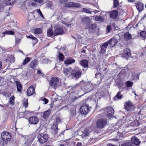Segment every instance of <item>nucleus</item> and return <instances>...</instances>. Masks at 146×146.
<instances>
[{
  "mask_svg": "<svg viewBox=\"0 0 146 146\" xmlns=\"http://www.w3.org/2000/svg\"><path fill=\"white\" fill-rule=\"evenodd\" d=\"M82 73V70L79 68L76 67L72 70L71 76L73 78L77 80L81 76Z\"/></svg>",
  "mask_w": 146,
  "mask_h": 146,
  "instance_id": "obj_1",
  "label": "nucleus"
},
{
  "mask_svg": "<svg viewBox=\"0 0 146 146\" xmlns=\"http://www.w3.org/2000/svg\"><path fill=\"white\" fill-rule=\"evenodd\" d=\"M50 85L52 88L56 89L60 85L58 78L56 77H53L50 81Z\"/></svg>",
  "mask_w": 146,
  "mask_h": 146,
  "instance_id": "obj_2",
  "label": "nucleus"
},
{
  "mask_svg": "<svg viewBox=\"0 0 146 146\" xmlns=\"http://www.w3.org/2000/svg\"><path fill=\"white\" fill-rule=\"evenodd\" d=\"M107 125V120L103 119H98L96 122L97 127L98 128L102 129Z\"/></svg>",
  "mask_w": 146,
  "mask_h": 146,
  "instance_id": "obj_3",
  "label": "nucleus"
},
{
  "mask_svg": "<svg viewBox=\"0 0 146 146\" xmlns=\"http://www.w3.org/2000/svg\"><path fill=\"white\" fill-rule=\"evenodd\" d=\"M38 140L40 143H44L48 139V135L46 134L41 133L38 136Z\"/></svg>",
  "mask_w": 146,
  "mask_h": 146,
  "instance_id": "obj_4",
  "label": "nucleus"
},
{
  "mask_svg": "<svg viewBox=\"0 0 146 146\" xmlns=\"http://www.w3.org/2000/svg\"><path fill=\"white\" fill-rule=\"evenodd\" d=\"M124 106L125 110L128 111H133L135 108V106L133 103L129 101H128L125 103Z\"/></svg>",
  "mask_w": 146,
  "mask_h": 146,
  "instance_id": "obj_5",
  "label": "nucleus"
},
{
  "mask_svg": "<svg viewBox=\"0 0 146 146\" xmlns=\"http://www.w3.org/2000/svg\"><path fill=\"white\" fill-rule=\"evenodd\" d=\"M97 25L95 23L93 24L90 22L88 23L85 29H88L91 32H94L96 29Z\"/></svg>",
  "mask_w": 146,
  "mask_h": 146,
  "instance_id": "obj_6",
  "label": "nucleus"
},
{
  "mask_svg": "<svg viewBox=\"0 0 146 146\" xmlns=\"http://www.w3.org/2000/svg\"><path fill=\"white\" fill-rule=\"evenodd\" d=\"M89 110V106L88 105H83L81 106L80 110V112L84 115L87 114Z\"/></svg>",
  "mask_w": 146,
  "mask_h": 146,
  "instance_id": "obj_7",
  "label": "nucleus"
},
{
  "mask_svg": "<svg viewBox=\"0 0 146 146\" xmlns=\"http://www.w3.org/2000/svg\"><path fill=\"white\" fill-rule=\"evenodd\" d=\"M1 137L4 141H9L11 139V134L8 132H3L1 134Z\"/></svg>",
  "mask_w": 146,
  "mask_h": 146,
  "instance_id": "obj_8",
  "label": "nucleus"
},
{
  "mask_svg": "<svg viewBox=\"0 0 146 146\" xmlns=\"http://www.w3.org/2000/svg\"><path fill=\"white\" fill-rule=\"evenodd\" d=\"M130 72L129 70L126 68L122 70L119 73L118 75L120 78L125 77L127 75V74H129Z\"/></svg>",
  "mask_w": 146,
  "mask_h": 146,
  "instance_id": "obj_9",
  "label": "nucleus"
},
{
  "mask_svg": "<svg viewBox=\"0 0 146 146\" xmlns=\"http://www.w3.org/2000/svg\"><path fill=\"white\" fill-rule=\"evenodd\" d=\"M28 120L30 123L36 124L38 122L39 119L36 116H33L30 117Z\"/></svg>",
  "mask_w": 146,
  "mask_h": 146,
  "instance_id": "obj_10",
  "label": "nucleus"
},
{
  "mask_svg": "<svg viewBox=\"0 0 146 146\" xmlns=\"http://www.w3.org/2000/svg\"><path fill=\"white\" fill-rule=\"evenodd\" d=\"M35 93V89L32 86H31L28 88L27 91V95L28 96L33 95Z\"/></svg>",
  "mask_w": 146,
  "mask_h": 146,
  "instance_id": "obj_11",
  "label": "nucleus"
},
{
  "mask_svg": "<svg viewBox=\"0 0 146 146\" xmlns=\"http://www.w3.org/2000/svg\"><path fill=\"white\" fill-rule=\"evenodd\" d=\"M121 53L122 57L126 58L128 57L130 54V50L127 48L124 49L123 51H121Z\"/></svg>",
  "mask_w": 146,
  "mask_h": 146,
  "instance_id": "obj_12",
  "label": "nucleus"
},
{
  "mask_svg": "<svg viewBox=\"0 0 146 146\" xmlns=\"http://www.w3.org/2000/svg\"><path fill=\"white\" fill-rule=\"evenodd\" d=\"M118 14V12L116 10H113L110 12V17L112 19L116 18Z\"/></svg>",
  "mask_w": 146,
  "mask_h": 146,
  "instance_id": "obj_13",
  "label": "nucleus"
},
{
  "mask_svg": "<svg viewBox=\"0 0 146 146\" xmlns=\"http://www.w3.org/2000/svg\"><path fill=\"white\" fill-rule=\"evenodd\" d=\"M75 62V60L71 57L67 58L64 62V63L66 66L71 64Z\"/></svg>",
  "mask_w": 146,
  "mask_h": 146,
  "instance_id": "obj_14",
  "label": "nucleus"
},
{
  "mask_svg": "<svg viewBox=\"0 0 146 146\" xmlns=\"http://www.w3.org/2000/svg\"><path fill=\"white\" fill-rule=\"evenodd\" d=\"M131 142L137 145H139L140 143L139 139L136 137H132L131 139Z\"/></svg>",
  "mask_w": 146,
  "mask_h": 146,
  "instance_id": "obj_15",
  "label": "nucleus"
},
{
  "mask_svg": "<svg viewBox=\"0 0 146 146\" xmlns=\"http://www.w3.org/2000/svg\"><path fill=\"white\" fill-rule=\"evenodd\" d=\"M38 64V60H34L32 61L29 64V67L34 69H35Z\"/></svg>",
  "mask_w": 146,
  "mask_h": 146,
  "instance_id": "obj_16",
  "label": "nucleus"
},
{
  "mask_svg": "<svg viewBox=\"0 0 146 146\" xmlns=\"http://www.w3.org/2000/svg\"><path fill=\"white\" fill-rule=\"evenodd\" d=\"M107 115L109 117H112L114 112V110L111 108H109L107 109Z\"/></svg>",
  "mask_w": 146,
  "mask_h": 146,
  "instance_id": "obj_17",
  "label": "nucleus"
},
{
  "mask_svg": "<svg viewBox=\"0 0 146 146\" xmlns=\"http://www.w3.org/2000/svg\"><path fill=\"white\" fill-rule=\"evenodd\" d=\"M55 30L54 31V33L56 35L62 34L63 33L64 31L63 29L61 28H55Z\"/></svg>",
  "mask_w": 146,
  "mask_h": 146,
  "instance_id": "obj_18",
  "label": "nucleus"
},
{
  "mask_svg": "<svg viewBox=\"0 0 146 146\" xmlns=\"http://www.w3.org/2000/svg\"><path fill=\"white\" fill-rule=\"evenodd\" d=\"M136 6L137 9L139 12H141L143 9V5L141 3H137Z\"/></svg>",
  "mask_w": 146,
  "mask_h": 146,
  "instance_id": "obj_19",
  "label": "nucleus"
},
{
  "mask_svg": "<svg viewBox=\"0 0 146 146\" xmlns=\"http://www.w3.org/2000/svg\"><path fill=\"white\" fill-rule=\"evenodd\" d=\"M88 62L86 60L83 59L80 62V64L84 68H86L88 66Z\"/></svg>",
  "mask_w": 146,
  "mask_h": 146,
  "instance_id": "obj_20",
  "label": "nucleus"
},
{
  "mask_svg": "<svg viewBox=\"0 0 146 146\" xmlns=\"http://www.w3.org/2000/svg\"><path fill=\"white\" fill-rule=\"evenodd\" d=\"M110 46L113 47L117 44V40L114 38H112L108 41Z\"/></svg>",
  "mask_w": 146,
  "mask_h": 146,
  "instance_id": "obj_21",
  "label": "nucleus"
},
{
  "mask_svg": "<svg viewBox=\"0 0 146 146\" xmlns=\"http://www.w3.org/2000/svg\"><path fill=\"white\" fill-rule=\"evenodd\" d=\"M50 113L51 110L49 109L44 112L42 116L43 118L45 119H47L50 115Z\"/></svg>",
  "mask_w": 146,
  "mask_h": 146,
  "instance_id": "obj_22",
  "label": "nucleus"
},
{
  "mask_svg": "<svg viewBox=\"0 0 146 146\" xmlns=\"http://www.w3.org/2000/svg\"><path fill=\"white\" fill-rule=\"evenodd\" d=\"M121 91H119L114 98L113 99L115 100H116L121 99L123 97L122 95L121 94Z\"/></svg>",
  "mask_w": 146,
  "mask_h": 146,
  "instance_id": "obj_23",
  "label": "nucleus"
},
{
  "mask_svg": "<svg viewBox=\"0 0 146 146\" xmlns=\"http://www.w3.org/2000/svg\"><path fill=\"white\" fill-rule=\"evenodd\" d=\"M52 133L53 134L55 135L57 133V125L54 124L53 125V126L52 127Z\"/></svg>",
  "mask_w": 146,
  "mask_h": 146,
  "instance_id": "obj_24",
  "label": "nucleus"
},
{
  "mask_svg": "<svg viewBox=\"0 0 146 146\" xmlns=\"http://www.w3.org/2000/svg\"><path fill=\"white\" fill-rule=\"evenodd\" d=\"M124 39L126 41H128L131 38L132 36L129 33H126L124 35Z\"/></svg>",
  "mask_w": 146,
  "mask_h": 146,
  "instance_id": "obj_25",
  "label": "nucleus"
},
{
  "mask_svg": "<svg viewBox=\"0 0 146 146\" xmlns=\"http://www.w3.org/2000/svg\"><path fill=\"white\" fill-rule=\"evenodd\" d=\"M72 70L71 68H69L64 69L63 71V73L66 75L70 76Z\"/></svg>",
  "mask_w": 146,
  "mask_h": 146,
  "instance_id": "obj_26",
  "label": "nucleus"
},
{
  "mask_svg": "<svg viewBox=\"0 0 146 146\" xmlns=\"http://www.w3.org/2000/svg\"><path fill=\"white\" fill-rule=\"evenodd\" d=\"M15 0H5L4 3L6 5H11L15 2Z\"/></svg>",
  "mask_w": 146,
  "mask_h": 146,
  "instance_id": "obj_27",
  "label": "nucleus"
},
{
  "mask_svg": "<svg viewBox=\"0 0 146 146\" xmlns=\"http://www.w3.org/2000/svg\"><path fill=\"white\" fill-rule=\"evenodd\" d=\"M90 133V131L89 129H85L82 135L83 136H84L86 137L88 136Z\"/></svg>",
  "mask_w": 146,
  "mask_h": 146,
  "instance_id": "obj_28",
  "label": "nucleus"
},
{
  "mask_svg": "<svg viewBox=\"0 0 146 146\" xmlns=\"http://www.w3.org/2000/svg\"><path fill=\"white\" fill-rule=\"evenodd\" d=\"M82 21L84 23L90 22L91 19L90 17H84L82 18Z\"/></svg>",
  "mask_w": 146,
  "mask_h": 146,
  "instance_id": "obj_29",
  "label": "nucleus"
},
{
  "mask_svg": "<svg viewBox=\"0 0 146 146\" xmlns=\"http://www.w3.org/2000/svg\"><path fill=\"white\" fill-rule=\"evenodd\" d=\"M94 19L96 21L100 22H103L104 21V18L102 16H96L94 18Z\"/></svg>",
  "mask_w": 146,
  "mask_h": 146,
  "instance_id": "obj_30",
  "label": "nucleus"
},
{
  "mask_svg": "<svg viewBox=\"0 0 146 146\" xmlns=\"http://www.w3.org/2000/svg\"><path fill=\"white\" fill-rule=\"evenodd\" d=\"M16 83L17 87V91L18 92L21 91L22 89V87L20 83L18 81H16Z\"/></svg>",
  "mask_w": 146,
  "mask_h": 146,
  "instance_id": "obj_31",
  "label": "nucleus"
},
{
  "mask_svg": "<svg viewBox=\"0 0 146 146\" xmlns=\"http://www.w3.org/2000/svg\"><path fill=\"white\" fill-rule=\"evenodd\" d=\"M34 33L36 34H40L42 32V30L40 28H37L34 29Z\"/></svg>",
  "mask_w": 146,
  "mask_h": 146,
  "instance_id": "obj_32",
  "label": "nucleus"
},
{
  "mask_svg": "<svg viewBox=\"0 0 146 146\" xmlns=\"http://www.w3.org/2000/svg\"><path fill=\"white\" fill-rule=\"evenodd\" d=\"M31 58H30L29 57H27L25 58L23 62V65H25L27 63H28L30 61Z\"/></svg>",
  "mask_w": 146,
  "mask_h": 146,
  "instance_id": "obj_33",
  "label": "nucleus"
},
{
  "mask_svg": "<svg viewBox=\"0 0 146 146\" xmlns=\"http://www.w3.org/2000/svg\"><path fill=\"white\" fill-rule=\"evenodd\" d=\"M60 60L63 61L64 60V56L62 54L60 53V52H59V54L58 56Z\"/></svg>",
  "mask_w": 146,
  "mask_h": 146,
  "instance_id": "obj_34",
  "label": "nucleus"
},
{
  "mask_svg": "<svg viewBox=\"0 0 146 146\" xmlns=\"http://www.w3.org/2000/svg\"><path fill=\"white\" fill-rule=\"evenodd\" d=\"M47 35L49 36H51L53 35L52 30L50 29H48L47 31Z\"/></svg>",
  "mask_w": 146,
  "mask_h": 146,
  "instance_id": "obj_35",
  "label": "nucleus"
},
{
  "mask_svg": "<svg viewBox=\"0 0 146 146\" xmlns=\"http://www.w3.org/2000/svg\"><path fill=\"white\" fill-rule=\"evenodd\" d=\"M81 6V5L80 4L78 3H75L73 2V7H74L76 8H79Z\"/></svg>",
  "mask_w": 146,
  "mask_h": 146,
  "instance_id": "obj_36",
  "label": "nucleus"
},
{
  "mask_svg": "<svg viewBox=\"0 0 146 146\" xmlns=\"http://www.w3.org/2000/svg\"><path fill=\"white\" fill-rule=\"evenodd\" d=\"M125 84L127 87H129L132 86L133 85V83L130 81H127L126 82Z\"/></svg>",
  "mask_w": 146,
  "mask_h": 146,
  "instance_id": "obj_37",
  "label": "nucleus"
},
{
  "mask_svg": "<svg viewBox=\"0 0 146 146\" xmlns=\"http://www.w3.org/2000/svg\"><path fill=\"white\" fill-rule=\"evenodd\" d=\"M113 7L114 8H116L117 6L119 5L118 1L117 0H113Z\"/></svg>",
  "mask_w": 146,
  "mask_h": 146,
  "instance_id": "obj_38",
  "label": "nucleus"
},
{
  "mask_svg": "<svg viewBox=\"0 0 146 146\" xmlns=\"http://www.w3.org/2000/svg\"><path fill=\"white\" fill-rule=\"evenodd\" d=\"M14 99L15 97L14 95L12 96L9 100L11 104L13 105L14 104Z\"/></svg>",
  "mask_w": 146,
  "mask_h": 146,
  "instance_id": "obj_39",
  "label": "nucleus"
},
{
  "mask_svg": "<svg viewBox=\"0 0 146 146\" xmlns=\"http://www.w3.org/2000/svg\"><path fill=\"white\" fill-rule=\"evenodd\" d=\"M140 35L142 37H146V31H143L140 32Z\"/></svg>",
  "mask_w": 146,
  "mask_h": 146,
  "instance_id": "obj_40",
  "label": "nucleus"
},
{
  "mask_svg": "<svg viewBox=\"0 0 146 146\" xmlns=\"http://www.w3.org/2000/svg\"><path fill=\"white\" fill-rule=\"evenodd\" d=\"M65 6L66 7H73V2H68L65 4Z\"/></svg>",
  "mask_w": 146,
  "mask_h": 146,
  "instance_id": "obj_41",
  "label": "nucleus"
},
{
  "mask_svg": "<svg viewBox=\"0 0 146 146\" xmlns=\"http://www.w3.org/2000/svg\"><path fill=\"white\" fill-rule=\"evenodd\" d=\"M109 44V42L108 41L106 42H105L104 43H103L102 44V47H104V48H105V49H104V50L105 51L106 50V48L108 46Z\"/></svg>",
  "mask_w": 146,
  "mask_h": 146,
  "instance_id": "obj_42",
  "label": "nucleus"
},
{
  "mask_svg": "<svg viewBox=\"0 0 146 146\" xmlns=\"http://www.w3.org/2000/svg\"><path fill=\"white\" fill-rule=\"evenodd\" d=\"M82 11L83 12L86 13H90L91 14L92 13L91 12H92V11L86 8H84L82 9Z\"/></svg>",
  "mask_w": 146,
  "mask_h": 146,
  "instance_id": "obj_43",
  "label": "nucleus"
},
{
  "mask_svg": "<svg viewBox=\"0 0 146 146\" xmlns=\"http://www.w3.org/2000/svg\"><path fill=\"white\" fill-rule=\"evenodd\" d=\"M28 37L29 38H31L33 39V40H34V42L35 43H36L38 41H37V38H36L34 37L33 36H32V35L29 36Z\"/></svg>",
  "mask_w": 146,
  "mask_h": 146,
  "instance_id": "obj_44",
  "label": "nucleus"
},
{
  "mask_svg": "<svg viewBox=\"0 0 146 146\" xmlns=\"http://www.w3.org/2000/svg\"><path fill=\"white\" fill-rule=\"evenodd\" d=\"M121 146H132L130 142H128L122 144Z\"/></svg>",
  "mask_w": 146,
  "mask_h": 146,
  "instance_id": "obj_45",
  "label": "nucleus"
},
{
  "mask_svg": "<svg viewBox=\"0 0 146 146\" xmlns=\"http://www.w3.org/2000/svg\"><path fill=\"white\" fill-rule=\"evenodd\" d=\"M5 6V4L4 2H0V11H1L2 9Z\"/></svg>",
  "mask_w": 146,
  "mask_h": 146,
  "instance_id": "obj_46",
  "label": "nucleus"
},
{
  "mask_svg": "<svg viewBox=\"0 0 146 146\" xmlns=\"http://www.w3.org/2000/svg\"><path fill=\"white\" fill-rule=\"evenodd\" d=\"M7 35H13L15 33L13 31H7Z\"/></svg>",
  "mask_w": 146,
  "mask_h": 146,
  "instance_id": "obj_47",
  "label": "nucleus"
},
{
  "mask_svg": "<svg viewBox=\"0 0 146 146\" xmlns=\"http://www.w3.org/2000/svg\"><path fill=\"white\" fill-rule=\"evenodd\" d=\"M84 84V82L83 81H81L78 84H77L76 85V86H79L81 87H82V85Z\"/></svg>",
  "mask_w": 146,
  "mask_h": 146,
  "instance_id": "obj_48",
  "label": "nucleus"
},
{
  "mask_svg": "<svg viewBox=\"0 0 146 146\" xmlns=\"http://www.w3.org/2000/svg\"><path fill=\"white\" fill-rule=\"evenodd\" d=\"M47 59H43L42 60V62L43 63L48 64V62H47Z\"/></svg>",
  "mask_w": 146,
  "mask_h": 146,
  "instance_id": "obj_49",
  "label": "nucleus"
},
{
  "mask_svg": "<svg viewBox=\"0 0 146 146\" xmlns=\"http://www.w3.org/2000/svg\"><path fill=\"white\" fill-rule=\"evenodd\" d=\"M59 1L62 4H64L67 2V0H60Z\"/></svg>",
  "mask_w": 146,
  "mask_h": 146,
  "instance_id": "obj_50",
  "label": "nucleus"
},
{
  "mask_svg": "<svg viewBox=\"0 0 146 146\" xmlns=\"http://www.w3.org/2000/svg\"><path fill=\"white\" fill-rule=\"evenodd\" d=\"M42 100L44 102L45 104H46L48 103V100L46 98H42Z\"/></svg>",
  "mask_w": 146,
  "mask_h": 146,
  "instance_id": "obj_51",
  "label": "nucleus"
},
{
  "mask_svg": "<svg viewBox=\"0 0 146 146\" xmlns=\"http://www.w3.org/2000/svg\"><path fill=\"white\" fill-rule=\"evenodd\" d=\"M23 105L25 106V108H26L28 106V101L27 100H26L25 101L24 103L23 104Z\"/></svg>",
  "mask_w": 146,
  "mask_h": 146,
  "instance_id": "obj_52",
  "label": "nucleus"
},
{
  "mask_svg": "<svg viewBox=\"0 0 146 146\" xmlns=\"http://www.w3.org/2000/svg\"><path fill=\"white\" fill-rule=\"evenodd\" d=\"M107 30H108V32H109L111 30V28L110 25H109L108 26L107 28Z\"/></svg>",
  "mask_w": 146,
  "mask_h": 146,
  "instance_id": "obj_53",
  "label": "nucleus"
},
{
  "mask_svg": "<svg viewBox=\"0 0 146 146\" xmlns=\"http://www.w3.org/2000/svg\"><path fill=\"white\" fill-rule=\"evenodd\" d=\"M20 41V39L19 38H16L15 43L16 44L18 43Z\"/></svg>",
  "mask_w": 146,
  "mask_h": 146,
  "instance_id": "obj_54",
  "label": "nucleus"
},
{
  "mask_svg": "<svg viewBox=\"0 0 146 146\" xmlns=\"http://www.w3.org/2000/svg\"><path fill=\"white\" fill-rule=\"evenodd\" d=\"M56 121L57 122H59L61 120L59 117H57L56 119Z\"/></svg>",
  "mask_w": 146,
  "mask_h": 146,
  "instance_id": "obj_55",
  "label": "nucleus"
},
{
  "mask_svg": "<svg viewBox=\"0 0 146 146\" xmlns=\"http://www.w3.org/2000/svg\"><path fill=\"white\" fill-rule=\"evenodd\" d=\"M34 1L35 2L39 3H42L43 2L42 0H34Z\"/></svg>",
  "mask_w": 146,
  "mask_h": 146,
  "instance_id": "obj_56",
  "label": "nucleus"
},
{
  "mask_svg": "<svg viewBox=\"0 0 146 146\" xmlns=\"http://www.w3.org/2000/svg\"><path fill=\"white\" fill-rule=\"evenodd\" d=\"M66 48L65 47H61L60 50L62 51H64L66 50Z\"/></svg>",
  "mask_w": 146,
  "mask_h": 146,
  "instance_id": "obj_57",
  "label": "nucleus"
},
{
  "mask_svg": "<svg viewBox=\"0 0 146 146\" xmlns=\"http://www.w3.org/2000/svg\"><path fill=\"white\" fill-rule=\"evenodd\" d=\"M82 145L81 142H78L77 144V146H81Z\"/></svg>",
  "mask_w": 146,
  "mask_h": 146,
  "instance_id": "obj_58",
  "label": "nucleus"
},
{
  "mask_svg": "<svg viewBox=\"0 0 146 146\" xmlns=\"http://www.w3.org/2000/svg\"><path fill=\"white\" fill-rule=\"evenodd\" d=\"M37 12L40 15L41 14H41L42 13L40 9H37Z\"/></svg>",
  "mask_w": 146,
  "mask_h": 146,
  "instance_id": "obj_59",
  "label": "nucleus"
},
{
  "mask_svg": "<svg viewBox=\"0 0 146 146\" xmlns=\"http://www.w3.org/2000/svg\"><path fill=\"white\" fill-rule=\"evenodd\" d=\"M5 34H7V31H6L5 32H3L2 33V35H3V36H4Z\"/></svg>",
  "mask_w": 146,
  "mask_h": 146,
  "instance_id": "obj_60",
  "label": "nucleus"
},
{
  "mask_svg": "<svg viewBox=\"0 0 146 146\" xmlns=\"http://www.w3.org/2000/svg\"><path fill=\"white\" fill-rule=\"evenodd\" d=\"M92 12H94L95 14L96 13H98V12H99V11L95 10H94V11H92Z\"/></svg>",
  "mask_w": 146,
  "mask_h": 146,
  "instance_id": "obj_61",
  "label": "nucleus"
},
{
  "mask_svg": "<svg viewBox=\"0 0 146 146\" xmlns=\"http://www.w3.org/2000/svg\"><path fill=\"white\" fill-rule=\"evenodd\" d=\"M31 5L32 6H36V4L35 3H33L31 4Z\"/></svg>",
  "mask_w": 146,
  "mask_h": 146,
  "instance_id": "obj_62",
  "label": "nucleus"
},
{
  "mask_svg": "<svg viewBox=\"0 0 146 146\" xmlns=\"http://www.w3.org/2000/svg\"><path fill=\"white\" fill-rule=\"evenodd\" d=\"M37 73L38 74H41V71L40 70H38L37 71Z\"/></svg>",
  "mask_w": 146,
  "mask_h": 146,
  "instance_id": "obj_63",
  "label": "nucleus"
},
{
  "mask_svg": "<svg viewBox=\"0 0 146 146\" xmlns=\"http://www.w3.org/2000/svg\"><path fill=\"white\" fill-rule=\"evenodd\" d=\"M86 50H85L83 48V50L81 51V52L82 53H84L85 52Z\"/></svg>",
  "mask_w": 146,
  "mask_h": 146,
  "instance_id": "obj_64",
  "label": "nucleus"
}]
</instances>
